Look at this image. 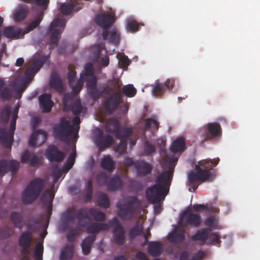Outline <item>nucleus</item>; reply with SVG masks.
Listing matches in <instances>:
<instances>
[{"label":"nucleus","instance_id":"obj_1","mask_svg":"<svg viewBox=\"0 0 260 260\" xmlns=\"http://www.w3.org/2000/svg\"><path fill=\"white\" fill-rule=\"evenodd\" d=\"M173 175V168L165 171L156 179V183L148 188L146 197L151 203H159L164 201L168 193L167 188L170 185Z\"/></svg>","mask_w":260,"mask_h":260},{"label":"nucleus","instance_id":"obj_2","mask_svg":"<svg viewBox=\"0 0 260 260\" xmlns=\"http://www.w3.org/2000/svg\"><path fill=\"white\" fill-rule=\"evenodd\" d=\"M45 184V181L40 178L33 179L22 192L23 203L26 205L30 204L36 201L42 192Z\"/></svg>","mask_w":260,"mask_h":260},{"label":"nucleus","instance_id":"obj_3","mask_svg":"<svg viewBox=\"0 0 260 260\" xmlns=\"http://www.w3.org/2000/svg\"><path fill=\"white\" fill-rule=\"evenodd\" d=\"M76 218L81 227H86L88 233L95 234L101 231H108L109 225L105 223H94L88 225L90 219L87 215V211L85 209H80L76 213Z\"/></svg>","mask_w":260,"mask_h":260},{"label":"nucleus","instance_id":"obj_4","mask_svg":"<svg viewBox=\"0 0 260 260\" xmlns=\"http://www.w3.org/2000/svg\"><path fill=\"white\" fill-rule=\"evenodd\" d=\"M19 109V107L17 106L13 110L9 131L8 132L4 128H0V142L7 148H11L12 145Z\"/></svg>","mask_w":260,"mask_h":260},{"label":"nucleus","instance_id":"obj_5","mask_svg":"<svg viewBox=\"0 0 260 260\" xmlns=\"http://www.w3.org/2000/svg\"><path fill=\"white\" fill-rule=\"evenodd\" d=\"M53 129L55 137L65 142L69 141V137L74 133V131L73 126L65 117H61L59 123L55 124Z\"/></svg>","mask_w":260,"mask_h":260},{"label":"nucleus","instance_id":"obj_6","mask_svg":"<svg viewBox=\"0 0 260 260\" xmlns=\"http://www.w3.org/2000/svg\"><path fill=\"white\" fill-rule=\"evenodd\" d=\"M222 130L218 122H210L204 125L199 131V134L203 138L202 141L211 140L221 135Z\"/></svg>","mask_w":260,"mask_h":260},{"label":"nucleus","instance_id":"obj_7","mask_svg":"<svg viewBox=\"0 0 260 260\" xmlns=\"http://www.w3.org/2000/svg\"><path fill=\"white\" fill-rule=\"evenodd\" d=\"M67 21L63 18H57L54 19L51 23L48 32L52 34L50 41L51 44L57 45L60 39L61 34L66 26Z\"/></svg>","mask_w":260,"mask_h":260},{"label":"nucleus","instance_id":"obj_8","mask_svg":"<svg viewBox=\"0 0 260 260\" xmlns=\"http://www.w3.org/2000/svg\"><path fill=\"white\" fill-rule=\"evenodd\" d=\"M109 223L112 228L113 242L118 245H123L126 242V234L122 225L115 217L110 220Z\"/></svg>","mask_w":260,"mask_h":260},{"label":"nucleus","instance_id":"obj_9","mask_svg":"<svg viewBox=\"0 0 260 260\" xmlns=\"http://www.w3.org/2000/svg\"><path fill=\"white\" fill-rule=\"evenodd\" d=\"M63 110L65 111H71L75 115H78L81 112H85L86 109L82 106L80 100L73 101V95L66 93L63 98Z\"/></svg>","mask_w":260,"mask_h":260},{"label":"nucleus","instance_id":"obj_10","mask_svg":"<svg viewBox=\"0 0 260 260\" xmlns=\"http://www.w3.org/2000/svg\"><path fill=\"white\" fill-rule=\"evenodd\" d=\"M93 77L95 76L94 75L93 65L91 63H88L85 65L84 71L81 73L80 78L73 87L74 94L76 95L80 92L83 86L84 81L87 83L89 79H92Z\"/></svg>","mask_w":260,"mask_h":260},{"label":"nucleus","instance_id":"obj_11","mask_svg":"<svg viewBox=\"0 0 260 260\" xmlns=\"http://www.w3.org/2000/svg\"><path fill=\"white\" fill-rule=\"evenodd\" d=\"M202 223L201 216L192 213L190 211H185L180 217L179 224L182 227L190 225L198 228Z\"/></svg>","mask_w":260,"mask_h":260},{"label":"nucleus","instance_id":"obj_12","mask_svg":"<svg viewBox=\"0 0 260 260\" xmlns=\"http://www.w3.org/2000/svg\"><path fill=\"white\" fill-rule=\"evenodd\" d=\"M95 21L99 26L103 28L102 36L104 40H106L109 34L107 28L114 22V17L109 14H97L95 18Z\"/></svg>","mask_w":260,"mask_h":260},{"label":"nucleus","instance_id":"obj_13","mask_svg":"<svg viewBox=\"0 0 260 260\" xmlns=\"http://www.w3.org/2000/svg\"><path fill=\"white\" fill-rule=\"evenodd\" d=\"M121 100L120 91H117L107 97L104 103V107L106 112L111 114L118 107Z\"/></svg>","mask_w":260,"mask_h":260},{"label":"nucleus","instance_id":"obj_14","mask_svg":"<svg viewBox=\"0 0 260 260\" xmlns=\"http://www.w3.org/2000/svg\"><path fill=\"white\" fill-rule=\"evenodd\" d=\"M98 133L96 134L94 138V142L100 150L104 151L106 148H108L114 142L113 137L110 135L103 136V131L100 129H97Z\"/></svg>","mask_w":260,"mask_h":260},{"label":"nucleus","instance_id":"obj_15","mask_svg":"<svg viewBox=\"0 0 260 260\" xmlns=\"http://www.w3.org/2000/svg\"><path fill=\"white\" fill-rule=\"evenodd\" d=\"M45 156L51 162H60L63 160L66 154L64 152L59 150L56 146L51 145L46 149Z\"/></svg>","mask_w":260,"mask_h":260},{"label":"nucleus","instance_id":"obj_16","mask_svg":"<svg viewBox=\"0 0 260 260\" xmlns=\"http://www.w3.org/2000/svg\"><path fill=\"white\" fill-rule=\"evenodd\" d=\"M87 90L89 96L93 100L100 99L103 95V92L97 87L96 77L89 79L86 83Z\"/></svg>","mask_w":260,"mask_h":260},{"label":"nucleus","instance_id":"obj_17","mask_svg":"<svg viewBox=\"0 0 260 260\" xmlns=\"http://www.w3.org/2000/svg\"><path fill=\"white\" fill-rule=\"evenodd\" d=\"M55 193L50 189L45 190L40 199L41 202L44 207L47 209L48 220L52 214V202L54 198Z\"/></svg>","mask_w":260,"mask_h":260},{"label":"nucleus","instance_id":"obj_18","mask_svg":"<svg viewBox=\"0 0 260 260\" xmlns=\"http://www.w3.org/2000/svg\"><path fill=\"white\" fill-rule=\"evenodd\" d=\"M47 139V134L46 132L38 130L32 134L28 143L32 147H35L37 145L40 146L46 141Z\"/></svg>","mask_w":260,"mask_h":260},{"label":"nucleus","instance_id":"obj_19","mask_svg":"<svg viewBox=\"0 0 260 260\" xmlns=\"http://www.w3.org/2000/svg\"><path fill=\"white\" fill-rule=\"evenodd\" d=\"M21 160L22 163L28 164L32 167L41 164V158L37 156L34 153H31L28 150H25L23 152L21 155Z\"/></svg>","mask_w":260,"mask_h":260},{"label":"nucleus","instance_id":"obj_20","mask_svg":"<svg viewBox=\"0 0 260 260\" xmlns=\"http://www.w3.org/2000/svg\"><path fill=\"white\" fill-rule=\"evenodd\" d=\"M135 169L137 175L145 176L150 174L152 171V167L150 164L144 160L136 161Z\"/></svg>","mask_w":260,"mask_h":260},{"label":"nucleus","instance_id":"obj_21","mask_svg":"<svg viewBox=\"0 0 260 260\" xmlns=\"http://www.w3.org/2000/svg\"><path fill=\"white\" fill-rule=\"evenodd\" d=\"M3 34L5 37L9 39H18L23 38L24 34L21 28L15 26H7L4 28Z\"/></svg>","mask_w":260,"mask_h":260},{"label":"nucleus","instance_id":"obj_22","mask_svg":"<svg viewBox=\"0 0 260 260\" xmlns=\"http://www.w3.org/2000/svg\"><path fill=\"white\" fill-rule=\"evenodd\" d=\"M39 101L41 108L43 112H49L53 106L51 101V95L48 93H43L39 96Z\"/></svg>","mask_w":260,"mask_h":260},{"label":"nucleus","instance_id":"obj_23","mask_svg":"<svg viewBox=\"0 0 260 260\" xmlns=\"http://www.w3.org/2000/svg\"><path fill=\"white\" fill-rule=\"evenodd\" d=\"M49 85L59 93H62L63 91L62 80L57 73L54 72L51 74Z\"/></svg>","mask_w":260,"mask_h":260},{"label":"nucleus","instance_id":"obj_24","mask_svg":"<svg viewBox=\"0 0 260 260\" xmlns=\"http://www.w3.org/2000/svg\"><path fill=\"white\" fill-rule=\"evenodd\" d=\"M122 185L123 182L120 176L115 175L109 178L107 188L109 191H115L121 189Z\"/></svg>","mask_w":260,"mask_h":260},{"label":"nucleus","instance_id":"obj_25","mask_svg":"<svg viewBox=\"0 0 260 260\" xmlns=\"http://www.w3.org/2000/svg\"><path fill=\"white\" fill-rule=\"evenodd\" d=\"M163 247L161 242L151 241L148 243V251L151 256L156 257L162 252Z\"/></svg>","mask_w":260,"mask_h":260},{"label":"nucleus","instance_id":"obj_26","mask_svg":"<svg viewBox=\"0 0 260 260\" xmlns=\"http://www.w3.org/2000/svg\"><path fill=\"white\" fill-rule=\"evenodd\" d=\"M196 170H197L198 171L200 181L202 182L207 181H211L215 177V174L213 172H211L206 169H203L202 168L197 166H196Z\"/></svg>","mask_w":260,"mask_h":260},{"label":"nucleus","instance_id":"obj_27","mask_svg":"<svg viewBox=\"0 0 260 260\" xmlns=\"http://www.w3.org/2000/svg\"><path fill=\"white\" fill-rule=\"evenodd\" d=\"M119 127L120 123L118 119L115 117L108 119L105 125V128L107 132L114 134V135L118 132Z\"/></svg>","mask_w":260,"mask_h":260},{"label":"nucleus","instance_id":"obj_28","mask_svg":"<svg viewBox=\"0 0 260 260\" xmlns=\"http://www.w3.org/2000/svg\"><path fill=\"white\" fill-rule=\"evenodd\" d=\"M115 162L110 155H104L101 159V167L110 172H112L115 169Z\"/></svg>","mask_w":260,"mask_h":260},{"label":"nucleus","instance_id":"obj_29","mask_svg":"<svg viewBox=\"0 0 260 260\" xmlns=\"http://www.w3.org/2000/svg\"><path fill=\"white\" fill-rule=\"evenodd\" d=\"M95 240V236H89L85 238L81 244L82 252L84 255H88L91 251V247Z\"/></svg>","mask_w":260,"mask_h":260},{"label":"nucleus","instance_id":"obj_30","mask_svg":"<svg viewBox=\"0 0 260 260\" xmlns=\"http://www.w3.org/2000/svg\"><path fill=\"white\" fill-rule=\"evenodd\" d=\"M170 149L172 152L174 153L184 151L185 149L184 138L181 137L176 139L172 142Z\"/></svg>","mask_w":260,"mask_h":260},{"label":"nucleus","instance_id":"obj_31","mask_svg":"<svg viewBox=\"0 0 260 260\" xmlns=\"http://www.w3.org/2000/svg\"><path fill=\"white\" fill-rule=\"evenodd\" d=\"M10 219L14 226L21 229L23 226V217L19 212H12L10 214Z\"/></svg>","mask_w":260,"mask_h":260},{"label":"nucleus","instance_id":"obj_32","mask_svg":"<svg viewBox=\"0 0 260 260\" xmlns=\"http://www.w3.org/2000/svg\"><path fill=\"white\" fill-rule=\"evenodd\" d=\"M70 2L61 4L60 9L62 14L64 15H70L73 11L76 5H80V2L78 0H70Z\"/></svg>","mask_w":260,"mask_h":260},{"label":"nucleus","instance_id":"obj_33","mask_svg":"<svg viewBox=\"0 0 260 260\" xmlns=\"http://www.w3.org/2000/svg\"><path fill=\"white\" fill-rule=\"evenodd\" d=\"M210 231L211 230L208 228L199 230L194 235L192 236L191 238L193 241H201L203 244H204L208 239V234Z\"/></svg>","mask_w":260,"mask_h":260},{"label":"nucleus","instance_id":"obj_34","mask_svg":"<svg viewBox=\"0 0 260 260\" xmlns=\"http://www.w3.org/2000/svg\"><path fill=\"white\" fill-rule=\"evenodd\" d=\"M185 239V233L183 230H176L169 235L168 239L172 243H179Z\"/></svg>","mask_w":260,"mask_h":260},{"label":"nucleus","instance_id":"obj_35","mask_svg":"<svg viewBox=\"0 0 260 260\" xmlns=\"http://www.w3.org/2000/svg\"><path fill=\"white\" fill-rule=\"evenodd\" d=\"M166 85L162 83L157 82L153 86L152 94L155 97L161 98L166 92Z\"/></svg>","mask_w":260,"mask_h":260},{"label":"nucleus","instance_id":"obj_36","mask_svg":"<svg viewBox=\"0 0 260 260\" xmlns=\"http://www.w3.org/2000/svg\"><path fill=\"white\" fill-rule=\"evenodd\" d=\"M219 161V159L217 158L213 160H204L199 162V167L203 169H206L211 171L214 167L216 166Z\"/></svg>","mask_w":260,"mask_h":260},{"label":"nucleus","instance_id":"obj_37","mask_svg":"<svg viewBox=\"0 0 260 260\" xmlns=\"http://www.w3.org/2000/svg\"><path fill=\"white\" fill-rule=\"evenodd\" d=\"M73 254L74 246L67 245L62 249L60 256V260H69L73 257Z\"/></svg>","mask_w":260,"mask_h":260},{"label":"nucleus","instance_id":"obj_38","mask_svg":"<svg viewBox=\"0 0 260 260\" xmlns=\"http://www.w3.org/2000/svg\"><path fill=\"white\" fill-rule=\"evenodd\" d=\"M14 229L13 227L6 225L0 228V240L8 239L14 234Z\"/></svg>","mask_w":260,"mask_h":260},{"label":"nucleus","instance_id":"obj_39","mask_svg":"<svg viewBox=\"0 0 260 260\" xmlns=\"http://www.w3.org/2000/svg\"><path fill=\"white\" fill-rule=\"evenodd\" d=\"M133 129L131 127H119L118 132L115 135L116 137L119 139H123L131 136Z\"/></svg>","mask_w":260,"mask_h":260},{"label":"nucleus","instance_id":"obj_40","mask_svg":"<svg viewBox=\"0 0 260 260\" xmlns=\"http://www.w3.org/2000/svg\"><path fill=\"white\" fill-rule=\"evenodd\" d=\"M44 61L43 57H35L30 61V64L29 68L37 73L43 66L44 63Z\"/></svg>","mask_w":260,"mask_h":260},{"label":"nucleus","instance_id":"obj_41","mask_svg":"<svg viewBox=\"0 0 260 260\" xmlns=\"http://www.w3.org/2000/svg\"><path fill=\"white\" fill-rule=\"evenodd\" d=\"M145 128L146 129L149 130L150 129L154 130H158L159 128V123L156 117L154 116L147 118L145 120Z\"/></svg>","mask_w":260,"mask_h":260},{"label":"nucleus","instance_id":"obj_42","mask_svg":"<svg viewBox=\"0 0 260 260\" xmlns=\"http://www.w3.org/2000/svg\"><path fill=\"white\" fill-rule=\"evenodd\" d=\"M89 213L93 219L98 221H103L106 219V215L104 212L95 208H90Z\"/></svg>","mask_w":260,"mask_h":260},{"label":"nucleus","instance_id":"obj_43","mask_svg":"<svg viewBox=\"0 0 260 260\" xmlns=\"http://www.w3.org/2000/svg\"><path fill=\"white\" fill-rule=\"evenodd\" d=\"M188 179L190 185L193 186V189L195 190L198 186L197 181H200L198 171H191L188 175Z\"/></svg>","mask_w":260,"mask_h":260},{"label":"nucleus","instance_id":"obj_44","mask_svg":"<svg viewBox=\"0 0 260 260\" xmlns=\"http://www.w3.org/2000/svg\"><path fill=\"white\" fill-rule=\"evenodd\" d=\"M32 241L31 234L29 232L23 233L19 239V245H31Z\"/></svg>","mask_w":260,"mask_h":260},{"label":"nucleus","instance_id":"obj_45","mask_svg":"<svg viewBox=\"0 0 260 260\" xmlns=\"http://www.w3.org/2000/svg\"><path fill=\"white\" fill-rule=\"evenodd\" d=\"M134 211L130 210L127 207L119 209L118 211V215L121 218L126 219H131L133 217L134 214Z\"/></svg>","mask_w":260,"mask_h":260},{"label":"nucleus","instance_id":"obj_46","mask_svg":"<svg viewBox=\"0 0 260 260\" xmlns=\"http://www.w3.org/2000/svg\"><path fill=\"white\" fill-rule=\"evenodd\" d=\"M42 18L41 15H39L37 19L32 21L29 24L24 30L23 32L24 35L28 33L29 31L32 30L36 28L40 23L42 21Z\"/></svg>","mask_w":260,"mask_h":260},{"label":"nucleus","instance_id":"obj_47","mask_svg":"<svg viewBox=\"0 0 260 260\" xmlns=\"http://www.w3.org/2000/svg\"><path fill=\"white\" fill-rule=\"evenodd\" d=\"M98 204L99 206L107 208L109 207V200L107 195L105 193L100 194L98 201Z\"/></svg>","mask_w":260,"mask_h":260},{"label":"nucleus","instance_id":"obj_48","mask_svg":"<svg viewBox=\"0 0 260 260\" xmlns=\"http://www.w3.org/2000/svg\"><path fill=\"white\" fill-rule=\"evenodd\" d=\"M143 234V227L138 224L135 225L129 232V236L131 239H133L136 236L141 235Z\"/></svg>","mask_w":260,"mask_h":260},{"label":"nucleus","instance_id":"obj_49","mask_svg":"<svg viewBox=\"0 0 260 260\" xmlns=\"http://www.w3.org/2000/svg\"><path fill=\"white\" fill-rule=\"evenodd\" d=\"M27 14V10L24 8H21L19 9L14 14V19L16 22H19L26 17Z\"/></svg>","mask_w":260,"mask_h":260},{"label":"nucleus","instance_id":"obj_50","mask_svg":"<svg viewBox=\"0 0 260 260\" xmlns=\"http://www.w3.org/2000/svg\"><path fill=\"white\" fill-rule=\"evenodd\" d=\"M76 156V152L75 147L73 152L68 156L67 160L64 164V167L66 169H67V170H70L72 168L75 161Z\"/></svg>","mask_w":260,"mask_h":260},{"label":"nucleus","instance_id":"obj_51","mask_svg":"<svg viewBox=\"0 0 260 260\" xmlns=\"http://www.w3.org/2000/svg\"><path fill=\"white\" fill-rule=\"evenodd\" d=\"M122 91L126 96L131 98L135 95L137 90L133 85L129 84L123 87Z\"/></svg>","mask_w":260,"mask_h":260},{"label":"nucleus","instance_id":"obj_52","mask_svg":"<svg viewBox=\"0 0 260 260\" xmlns=\"http://www.w3.org/2000/svg\"><path fill=\"white\" fill-rule=\"evenodd\" d=\"M11 109L8 106H6L2 111L1 114V120L5 124L9 121Z\"/></svg>","mask_w":260,"mask_h":260},{"label":"nucleus","instance_id":"obj_53","mask_svg":"<svg viewBox=\"0 0 260 260\" xmlns=\"http://www.w3.org/2000/svg\"><path fill=\"white\" fill-rule=\"evenodd\" d=\"M12 90L8 87L3 88L0 91V98L4 100H9L11 99Z\"/></svg>","mask_w":260,"mask_h":260},{"label":"nucleus","instance_id":"obj_54","mask_svg":"<svg viewBox=\"0 0 260 260\" xmlns=\"http://www.w3.org/2000/svg\"><path fill=\"white\" fill-rule=\"evenodd\" d=\"M208 236V239H209L213 244L217 245L218 247L220 246L221 241L220 240V236L218 234L216 233L209 232Z\"/></svg>","mask_w":260,"mask_h":260},{"label":"nucleus","instance_id":"obj_55","mask_svg":"<svg viewBox=\"0 0 260 260\" xmlns=\"http://www.w3.org/2000/svg\"><path fill=\"white\" fill-rule=\"evenodd\" d=\"M126 28L129 32H135L138 30L139 26L137 22L133 19H128L127 22Z\"/></svg>","mask_w":260,"mask_h":260},{"label":"nucleus","instance_id":"obj_56","mask_svg":"<svg viewBox=\"0 0 260 260\" xmlns=\"http://www.w3.org/2000/svg\"><path fill=\"white\" fill-rule=\"evenodd\" d=\"M119 35L117 33L115 30H112L110 33L109 32L107 39L110 42L116 44L119 42Z\"/></svg>","mask_w":260,"mask_h":260},{"label":"nucleus","instance_id":"obj_57","mask_svg":"<svg viewBox=\"0 0 260 260\" xmlns=\"http://www.w3.org/2000/svg\"><path fill=\"white\" fill-rule=\"evenodd\" d=\"M105 49V47L103 44H97L93 46V50H94V52L93 53V56L94 59L96 60L99 59L102 50Z\"/></svg>","mask_w":260,"mask_h":260},{"label":"nucleus","instance_id":"obj_58","mask_svg":"<svg viewBox=\"0 0 260 260\" xmlns=\"http://www.w3.org/2000/svg\"><path fill=\"white\" fill-rule=\"evenodd\" d=\"M138 205L139 201L138 199L135 197H132L129 199V200L126 202L125 204V207L129 209L130 210H133L134 212L136 209L135 206H138Z\"/></svg>","mask_w":260,"mask_h":260},{"label":"nucleus","instance_id":"obj_59","mask_svg":"<svg viewBox=\"0 0 260 260\" xmlns=\"http://www.w3.org/2000/svg\"><path fill=\"white\" fill-rule=\"evenodd\" d=\"M80 233V229L78 228L70 230L67 235V239L69 242H73L75 241V238Z\"/></svg>","mask_w":260,"mask_h":260},{"label":"nucleus","instance_id":"obj_60","mask_svg":"<svg viewBox=\"0 0 260 260\" xmlns=\"http://www.w3.org/2000/svg\"><path fill=\"white\" fill-rule=\"evenodd\" d=\"M144 153L146 155H150L155 151V147L149 142L146 141L144 143Z\"/></svg>","mask_w":260,"mask_h":260},{"label":"nucleus","instance_id":"obj_61","mask_svg":"<svg viewBox=\"0 0 260 260\" xmlns=\"http://www.w3.org/2000/svg\"><path fill=\"white\" fill-rule=\"evenodd\" d=\"M127 149V141L121 140L116 147V151L119 154H122L126 152Z\"/></svg>","mask_w":260,"mask_h":260},{"label":"nucleus","instance_id":"obj_62","mask_svg":"<svg viewBox=\"0 0 260 260\" xmlns=\"http://www.w3.org/2000/svg\"><path fill=\"white\" fill-rule=\"evenodd\" d=\"M19 163L15 160H11L8 161V172L11 171L12 173L16 172L19 168Z\"/></svg>","mask_w":260,"mask_h":260},{"label":"nucleus","instance_id":"obj_63","mask_svg":"<svg viewBox=\"0 0 260 260\" xmlns=\"http://www.w3.org/2000/svg\"><path fill=\"white\" fill-rule=\"evenodd\" d=\"M8 161L0 160V177L3 176L8 172Z\"/></svg>","mask_w":260,"mask_h":260},{"label":"nucleus","instance_id":"obj_64","mask_svg":"<svg viewBox=\"0 0 260 260\" xmlns=\"http://www.w3.org/2000/svg\"><path fill=\"white\" fill-rule=\"evenodd\" d=\"M109 177L105 173H101L98 175L97 180L100 185H106L107 186Z\"/></svg>","mask_w":260,"mask_h":260}]
</instances>
